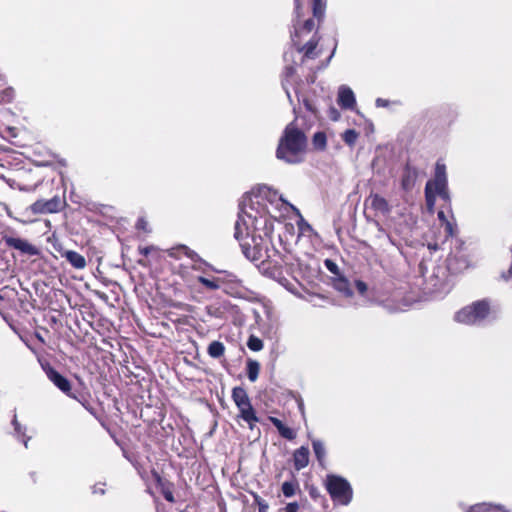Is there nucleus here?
<instances>
[{
    "mask_svg": "<svg viewBox=\"0 0 512 512\" xmlns=\"http://www.w3.org/2000/svg\"><path fill=\"white\" fill-rule=\"evenodd\" d=\"M287 204L277 191L266 185H259L246 193L240 202L238 220L235 223L234 237L242 241L244 236L262 234L268 238L274 230L276 216L271 208Z\"/></svg>",
    "mask_w": 512,
    "mask_h": 512,
    "instance_id": "nucleus-1",
    "label": "nucleus"
},
{
    "mask_svg": "<svg viewBox=\"0 0 512 512\" xmlns=\"http://www.w3.org/2000/svg\"><path fill=\"white\" fill-rule=\"evenodd\" d=\"M239 242L245 257L252 262H259L258 266L264 274L270 277L280 274L279 266L272 265L270 260L271 254L268 249L270 241L262 234H252L249 238L244 236V239Z\"/></svg>",
    "mask_w": 512,
    "mask_h": 512,
    "instance_id": "nucleus-2",
    "label": "nucleus"
},
{
    "mask_svg": "<svg viewBox=\"0 0 512 512\" xmlns=\"http://www.w3.org/2000/svg\"><path fill=\"white\" fill-rule=\"evenodd\" d=\"M436 197H439L448 205H450L451 198L448 190L446 166L444 164H440L439 162L435 167L433 178L427 181L425 186L426 206L430 213L434 212Z\"/></svg>",
    "mask_w": 512,
    "mask_h": 512,
    "instance_id": "nucleus-3",
    "label": "nucleus"
},
{
    "mask_svg": "<svg viewBox=\"0 0 512 512\" xmlns=\"http://www.w3.org/2000/svg\"><path fill=\"white\" fill-rule=\"evenodd\" d=\"M307 138L302 130L297 128L294 122L289 123L283 132L278 144L276 155L278 159H284L286 154L296 155L305 151Z\"/></svg>",
    "mask_w": 512,
    "mask_h": 512,
    "instance_id": "nucleus-4",
    "label": "nucleus"
},
{
    "mask_svg": "<svg viewBox=\"0 0 512 512\" xmlns=\"http://www.w3.org/2000/svg\"><path fill=\"white\" fill-rule=\"evenodd\" d=\"M325 486L332 500L340 505H348L353 496L350 483L343 477L337 475H327Z\"/></svg>",
    "mask_w": 512,
    "mask_h": 512,
    "instance_id": "nucleus-5",
    "label": "nucleus"
},
{
    "mask_svg": "<svg viewBox=\"0 0 512 512\" xmlns=\"http://www.w3.org/2000/svg\"><path fill=\"white\" fill-rule=\"evenodd\" d=\"M489 312L488 302L484 300L476 301L459 310L455 314L454 320L465 325H480L489 315Z\"/></svg>",
    "mask_w": 512,
    "mask_h": 512,
    "instance_id": "nucleus-6",
    "label": "nucleus"
},
{
    "mask_svg": "<svg viewBox=\"0 0 512 512\" xmlns=\"http://www.w3.org/2000/svg\"><path fill=\"white\" fill-rule=\"evenodd\" d=\"M61 200L59 197H53L49 200H38L29 206L25 211H30L33 214H47L56 213L61 208Z\"/></svg>",
    "mask_w": 512,
    "mask_h": 512,
    "instance_id": "nucleus-7",
    "label": "nucleus"
},
{
    "mask_svg": "<svg viewBox=\"0 0 512 512\" xmlns=\"http://www.w3.org/2000/svg\"><path fill=\"white\" fill-rule=\"evenodd\" d=\"M44 371L46 373L47 378L64 394L69 397L75 398L72 395V385L70 381L60 374L57 370H55L51 366L44 367Z\"/></svg>",
    "mask_w": 512,
    "mask_h": 512,
    "instance_id": "nucleus-8",
    "label": "nucleus"
},
{
    "mask_svg": "<svg viewBox=\"0 0 512 512\" xmlns=\"http://www.w3.org/2000/svg\"><path fill=\"white\" fill-rule=\"evenodd\" d=\"M365 204L377 214L388 215L391 212L388 201L376 193H371L367 197Z\"/></svg>",
    "mask_w": 512,
    "mask_h": 512,
    "instance_id": "nucleus-9",
    "label": "nucleus"
},
{
    "mask_svg": "<svg viewBox=\"0 0 512 512\" xmlns=\"http://www.w3.org/2000/svg\"><path fill=\"white\" fill-rule=\"evenodd\" d=\"M337 103L342 109L354 110L356 106V98L352 89L346 85L338 88Z\"/></svg>",
    "mask_w": 512,
    "mask_h": 512,
    "instance_id": "nucleus-10",
    "label": "nucleus"
},
{
    "mask_svg": "<svg viewBox=\"0 0 512 512\" xmlns=\"http://www.w3.org/2000/svg\"><path fill=\"white\" fill-rule=\"evenodd\" d=\"M4 241L8 247L19 250L24 254H28L30 256H35L38 254V249L24 239L5 236Z\"/></svg>",
    "mask_w": 512,
    "mask_h": 512,
    "instance_id": "nucleus-11",
    "label": "nucleus"
},
{
    "mask_svg": "<svg viewBox=\"0 0 512 512\" xmlns=\"http://www.w3.org/2000/svg\"><path fill=\"white\" fill-rule=\"evenodd\" d=\"M470 266L467 255L463 253L452 254L447 259V268L452 273H460Z\"/></svg>",
    "mask_w": 512,
    "mask_h": 512,
    "instance_id": "nucleus-12",
    "label": "nucleus"
},
{
    "mask_svg": "<svg viewBox=\"0 0 512 512\" xmlns=\"http://www.w3.org/2000/svg\"><path fill=\"white\" fill-rule=\"evenodd\" d=\"M236 406L240 411V417L248 423L250 429H253L254 424L258 422L259 419L256 416L253 406L251 405L250 399L238 403Z\"/></svg>",
    "mask_w": 512,
    "mask_h": 512,
    "instance_id": "nucleus-13",
    "label": "nucleus"
},
{
    "mask_svg": "<svg viewBox=\"0 0 512 512\" xmlns=\"http://www.w3.org/2000/svg\"><path fill=\"white\" fill-rule=\"evenodd\" d=\"M418 178V170L411 165L409 162L404 166V170L401 177V186L404 190H411Z\"/></svg>",
    "mask_w": 512,
    "mask_h": 512,
    "instance_id": "nucleus-14",
    "label": "nucleus"
},
{
    "mask_svg": "<svg viewBox=\"0 0 512 512\" xmlns=\"http://www.w3.org/2000/svg\"><path fill=\"white\" fill-rule=\"evenodd\" d=\"M14 113L10 109H0V130L5 129L9 137H17V129L8 125Z\"/></svg>",
    "mask_w": 512,
    "mask_h": 512,
    "instance_id": "nucleus-15",
    "label": "nucleus"
},
{
    "mask_svg": "<svg viewBox=\"0 0 512 512\" xmlns=\"http://www.w3.org/2000/svg\"><path fill=\"white\" fill-rule=\"evenodd\" d=\"M293 462L296 470H301L309 464V449L301 446L293 453Z\"/></svg>",
    "mask_w": 512,
    "mask_h": 512,
    "instance_id": "nucleus-16",
    "label": "nucleus"
},
{
    "mask_svg": "<svg viewBox=\"0 0 512 512\" xmlns=\"http://www.w3.org/2000/svg\"><path fill=\"white\" fill-rule=\"evenodd\" d=\"M62 256L76 269H84L86 267V259L76 251L67 250Z\"/></svg>",
    "mask_w": 512,
    "mask_h": 512,
    "instance_id": "nucleus-17",
    "label": "nucleus"
},
{
    "mask_svg": "<svg viewBox=\"0 0 512 512\" xmlns=\"http://www.w3.org/2000/svg\"><path fill=\"white\" fill-rule=\"evenodd\" d=\"M270 421L277 428L279 434L283 438L287 440H293L296 437V432L293 429L285 426L280 419L276 417H270Z\"/></svg>",
    "mask_w": 512,
    "mask_h": 512,
    "instance_id": "nucleus-18",
    "label": "nucleus"
},
{
    "mask_svg": "<svg viewBox=\"0 0 512 512\" xmlns=\"http://www.w3.org/2000/svg\"><path fill=\"white\" fill-rule=\"evenodd\" d=\"M466 512H508L502 506L490 503H479L471 506Z\"/></svg>",
    "mask_w": 512,
    "mask_h": 512,
    "instance_id": "nucleus-19",
    "label": "nucleus"
},
{
    "mask_svg": "<svg viewBox=\"0 0 512 512\" xmlns=\"http://www.w3.org/2000/svg\"><path fill=\"white\" fill-rule=\"evenodd\" d=\"M218 273H223V276L219 277L221 280V287L224 285H231L233 288H237L241 286L242 281L233 273L229 272H221L216 269H213Z\"/></svg>",
    "mask_w": 512,
    "mask_h": 512,
    "instance_id": "nucleus-20",
    "label": "nucleus"
},
{
    "mask_svg": "<svg viewBox=\"0 0 512 512\" xmlns=\"http://www.w3.org/2000/svg\"><path fill=\"white\" fill-rule=\"evenodd\" d=\"M327 136L323 131L314 133L312 137V148L316 151H323L326 148Z\"/></svg>",
    "mask_w": 512,
    "mask_h": 512,
    "instance_id": "nucleus-21",
    "label": "nucleus"
},
{
    "mask_svg": "<svg viewBox=\"0 0 512 512\" xmlns=\"http://www.w3.org/2000/svg\"><path fill=\"white\" fill-rule=\"evenodd\" d=\"M207 353L211 358H220L225 353V346L220 341H212L207 348Z\"/></svg>",
    "mask_w": 512,
    "mask_h": 512,
    "instance_id": "nucleus-22",
    "label": "nucleus"
},
{
    "mask_svg": "<svg viewBox=\"0 0 512 512\" xmlns=\"http://www.w3.org/2000/svg\"><path fill=\"white\" fill-rule=\"evenodd\" d=\"M334 288L337 291L343 293L345 296H351L352 295V290L350 288L349 282L345 278H343L341 276L336 277L334 279Z\"/></svg>",
    "mask_w": 512,
    "mask_h": 512,
    "instance_id": "nucleus-23",
    "label": "nucleus"
},
{
    "mask_svg": "<svg viewBox=\"0 0 512 512\" xmlns=\"http://www.w3.org/2000/svg\"><path fill=\"white\" fill-rule=\"evenodd\" d=\"M291 207L292 210H294L300 217L299 221L297 222V227H298V230H299V233L301 235H309L310 233L313 232V228L312 226L303 219V217L300 215V212L299 210L294 207L293 205H289Z\"/></svg>",
    "mask_w": 512,
    "mask_h": 512,
    "instance_id": "nucleus-24",
    "label": "nucleus"
},
{
    "mask_svg": "<svg viewBox=\"0 0 512 512\" xmlns=\"http://www.w3.org/2000/svg\"><path fill=\"white\" fill-rule=\"evenodd\" d=\"M312 447L317 460L322 465L326 456V449L324 443L320 440L315 439L312 441Z\"/></svg>",
    "mask_w": 512,
    "mask_h": 512,
    "instance_id": "nucleus-25",
    "label": "nucleus"
},
{
    "mask_svg": "<svg viewBox=\"0 0 512 512\" xmlns=\"http://www.w3.org/2000/svg\"><path fill=\"white\" fill-rule=\"evenodd\" d=\"M197 280L199 283L204 285L209 290L214 291V290H218L221 288V280L219 277L213 278V279H208L206 277L199 276L197 278Z\"/></svg>",
    "mask_w": 512,
    "mask_h": 512,
    "instance_id": "nucleus-26",
    "label": "nucleus"
},
{
    "mask_svg": "<svg viewBox=\"0 0 512 512\" xmlns=\"http://www.w3.org/2000/svg\"><path fill=\"white\" fill-rule=\"evenodd\" d=\"M260 365L257 361L249 360L247 362V376L251 382H255L258 378Z\"/></svg>",
    "mask_w": 512,
    "mask_h": 512,
    "instance_id": "nucleus-27",
    "label": "nucleus"
},
{
    "mask_svg": "<svg viewBox=\"0 0 512 512\" xmlns=\"http://www.w3.org/2000/svg\"><path fill=\"white\" fill-rule=\"evenodd\" d=\"M232 399L237 405L238 403L244 402L247 399H249V396L243 387H235L232 390Z\"/></svg>",
    "mask_w": 512,
    "mask_h": 512,
    "instance_id": "nucleus-28",
    "label": "nucleus"
},
{
    "mask_svg": "<svg viewBox=\"0 0 512 512\" xmlns=\"http://www.w3.org/2000/svg\"><path fill=\"white\" fill-rule=\"evenodd\" d=\"M314 26L315 22L313 19H307L302 28H298L297 24H294V36L299 37L302 32L310 33L314 29Z\"/></svg>",
    "mask_w": 512,
    "mask_h": 512,
    "instance_id": "nucleus-29",
    "label": "nucleus"
},
{
    "mask_svg": "<svg viewBox=\"0 0 512 512\" xmlns=\"http://www.w3.org/2000/svg\"><path fill=\"white\" fill-rule=\"evenodd\" d=\"M12 424L14 426V430H15V433L18 437H23V443H24V446L27 448L28 447V441H29V437H26L25 436V428H23L19 422L17 421V417L16 415H14V418H13V421H12Z\"/></svg>",
    "mask_w": 512,
    "mask_h": 512,
    "instance_id": "nucleus-30",
    "label": "nucleus"
},
{
    "mask_svg": "<svg viewBox=\"0 0 512 512\" xmlns=\"http://www.w3.org/2000/svg\"><path fill=\"white\" fill-rule=\"evenodd\" d=\"M317 44H318V40L311 39L302 48H300V51H304L305 57L312 58L313 52L316 49Z\"/></svg>",
    "mask_w": 512,
    "mask_h": 512,
    "instance_id": "nucleus-31",
    "label": "nucleus"
},
{
    "mask_svg": "<svg viewBox=\"0 0 512 512\" xmlns=\"http://www.w3.org/2000/svg\"><path fill=\"white\" fill-rule=\"evenodd\" d=\"M297 483L286 481L282 484V492L285 497H292L295 494Z\"/></svg>",
    "mask_w": 512,
    "mask_h": 512,
    "instance_id": "nucleus-32",
    "label": "nucleus"
},
{
    "mask_svg": "<svg viewBox=\"0 0 512 512\" xmlns=\"http://www.w3.org/2000/svg\"><path fill=\"white\" fill-rule=\"evenodd\" d=\"M247 346L252 351H260L263 348V342L258 337L250 336L247 341Z\"/></svg>",
    "mask_w": 512,
    "mask_h": 512,
    "instance_id": "nucleus-33",
    "label": "nucleus"
},
{
    "mask_svg": "<svg viewBox=\"0 0 512 512\" xmlns=\"http://www.w3.org/2000/svg\"><path fill=\"white\" fill-rule=\"evenodd\" d=\"M357 138H358V133L353 129L346 130L343 134V140L348 145H353L356 142Z\"/></svg>",
    "mask_w": 512,
    "mask_h": 512,
    "instance_id": "nucleus-34",
    "label": "nucleus"
},
{
    "mask_svg": "<svg viewBox=\"0 0 512 512\" xmlns=\"http://www.w3.org/2000/svg\"><path fill=\"white\" fill-rule=\"evenodd\" d=\"M313 15L318 19L324 15V5L321 0H313Z\"/></svg>",
    "mask_w": 512,
    "mask_h": 512,
    "instance_id": "nucleus-35",
    "label": "nucleus"
},
{
    "mask_svg": "<svg viewBox=\"0 0 512 512\" xmlns=\"http://www.w3.org/2000/svg\"><path fill=\"white\" fill-rule=\"evenodd\" d=\"M444 227V231L446 233L447 236H454L456 234V231H457V227L454 223H452L451 221H446L443 225Z\"/></svg>",
    "mask_w": 512,
    "mask_h": 512,
    "instance_id": "nucleus-36",
    "label": "nucleus"
},
{
    "mask_svg": "<svg viewBox=\"0 0 512 512\" xmlns=\"http://www.w3.org/2000/svg\"><path fill=\"white\" fill-rule=\"evenodd\" d=\"M325 266L326 268L333 274H335L337 277L340 276L339 274V268L335 262H333L330 259L325 260Z\"/></svg>",
    "mask_w": 512,
    "mask_h": 512,
    "instance_id": "nucleus-37",
    "label": "nucleus"
},
{
    "mask_svg": "<svg viewBox=\"0 0 512 512\" xmlns=\"http://www.w3.org/2000/svg\"><path fill=\"white\" fill-rule=\"evenodd\" d=\"M182 250L184 251L185 255L191 258L192 260H200V257L198 254L192 250H190L188 247L183 246Z\"/></svg>",
    "mask_w": 512,
    "mask_h": 512,
    "instance_id": "nucleus-38",
    "label": "nucleus"
},
{
    "mask_svg": "<svg viewBox=\"0 0 512 512\" xmlns=\"http://www.w3.org/2000/svg\"><path fill=\"white\" fill-rule=\"evenodd\" d=\"M355 286H356L357 290L359 291V293L362 295L367 291L366 283L361 280H357L355 282Z\"/></svg>",
    "mask_w": 512,
    "mask_h": 512,
    "instance_id": "nucleus-39",
    "label": "nucleus"
},
{
    "mask_svg": "<svg viewBox=\"0 0 512 512\" xmlns=\"http://www.w3.org/2000/svg\"><path fill=\"white\" fill-rule=\"evenodd\" d=\"M329 117L331 120L337 121L340 118V113L336 108L331 107L329 109Z\"/></svg>",
    "mask_w": 512,
    "mask_h": 512,
    "instance_id": "nucleus-40",
    "label": "nucleus"
},
{
    "mask_svg": "<svg viewBox=\"0 0 512 512\" xmlns=\"http://www.w3.org/2000/svg\"><path fill=\"white\" fill-rule=\"evenodd\" d=\"M298 504L296 502H292V503H289L286 505V507L284 508V511L285 512H297L298 511Z\"/></svg>",
    "mask_w": 512,
    "mask_h": 512,
    "instance_id": "nucleus-41",
    "label": "nucleus"
},
{
    "mask_svg": "<svg viewBox=\"0 0 512 512\" xmlns=\"http://www.w3.org/2000/svg\"><path fill=\"white\" fill-rule=\"evenodd\" d=\"M377 107H387L389 105V101L382 98H377L375 101Z\"/></svg>",
    "mask_w": 512,
    "mask_h": 512,
    "instance_id": "nucleus-42",
    "label": "nucleus"
},
{
    "mask_svg": "<svg viewBox=\"0 0 512 512\" xmlns=\"http://www.w3.org/2000/svg\"><path fill=\"white\" fill-rule=\"evenodd\" d=\"M294 73H295V69H294V67H293V66H287V67L285 68V71H284V74H285V80H286L288 77L292 76Z\"/></svg>",
    "mask_w": 512,
    "mask_h": 512,
    "instance_id": "nucleus-43",
    "label": "nucleus"
},
{
    "mask_svg": "<svg viewBox=\"0 0 512 512\" xmlns=\"http://www.w3.org/2000/svg\"><path fill=\"white\" fill-rule=\"evenodd\" d=\"M146 226H147V222L144 219L141 218L137 221V224H136L137 229L146 231Z\"/></svg>",
    "mask_w": 512,
    "mask_h": 512,
    "instance_id": "nucleus-44",
    "label": "nucleus"
},
{
    "mask_svg": "<svg viewBox=\"0 0 512 512\" xmlns=\"http://www.w3.org/2000/svg\"><path fill=\"white\" fill-rule=\"evenodd\" d=\"M438 219L440 220L441 225H443L446 221H448V219H447V217H446V215H445V212H444V211H442V210H440V211L438 212Z\"/></svg>",
    "mask_w": 512,
    "mask_h": 512,
    "instance_id": "nucleus-45",
    "label": "nucleus"
},
{
    "mask_svg": "<svg viewBox=\"0 0 512 512\" xmlns=\"http://www.w3.org/2000/svg\"><path fill=\"white\" fill-rule=\"evenodd\" d=\"M295 13L297 18L300 17V0H295Z\"/></svg>",
    "mask_w": 512,
    "mask_h": 512,
    "instance_id": "nucleus-46",
    "label": "nucleus"
},
{
    "mask_svg": "<svg viewBox=\"0 0 512 512\" xmlns=\"http://www.w3.org/2000/svg\"><path fill=\"white\" fill-rule=\"evenodd\" d=\"M376 226L378 228L379 236L380 235H385V236H387L390 239V237L386 234V232L383 229V227L378 222L376 223Z\"/></svg>",
    "mask_w": 512,
    "mask_h": 512,
    "instance_id": "nucleus-47",
    "label": "nucleus"
},
{
    "mask_svg": "<svg viewBox=\"0 0 512 512\" xmlns=\"http://www.w3.org/2000/svg\"><path fill=\"white\" fill-rule=\"evenodd\" d=\"M164 497L167 501L169 502H174V497H173V494L171 492H166L164 494Z\"/></svg>",
    "mask_w": 512,
    "mask_h": 512,
    "instance_id": "nucleus-48",
    "label": "nucleus"
},
{
    "mask_svg": "<svg viewBox=\"0 0 512 512\" xmlns=\"http://www.w3.org/2000/svg\"><path fill=\"white\" fill-rule=\"evenodd\" d=\"M258 504H259V512H264L268 508V505L266 503L258 502Z\"/></svg>",
    "mask_w": 512,
    "mask_h": 512,
    "instance_id": "nucleus-49",
    "label": "nucleus"
},
{
    "mask_svg": "<svg viewBox=\"0 0 512 512\" xmlns=\"http://www.w3.org/2000/svg\"><path fill=\"white\" fill-rule=\"evenodd\" d=\"M282 85H283V88L285 89V92L287 94L289 101H291V95H290L288 88L286 87L285 81H283Z\"/></svg>",
    "mask_w": 512,
    "mask_h": 512,
    "instance_id": "nucleus-50",
    "label": "nucleus"
},
{
    "mask_svg": "<svg viewBox=\"0 0 512 512\" xmlns=\"http://www.w3.org/2000/svg\"><path fill=\"white\" fill-rule=\"evenodd\" d=\"M140 252L143 254V255H148L150 253V248L149 247H145L143 249L140 250Z\"/></svg>",
    "mask_w": 512,
    "mask_h": 512,
    "instance_id": "nucleus-51",
    "label": "nucleus"
},
{
    "mask_svg": "<svg viewBox=\"0 0 512 512\" xmlns=\"http://www.w3.org/2000/svg\"><path fill=\"white\" fill-rule=\"evenodd\" d=\"M97 295L99 296V298L103 299V300H107L108 297L105 293L103 292H97Z\"/></svg>",
    "mask_w": 512,
    "mask_h": 512,
    "instance_id": "nucleus-52",
    "label": "nucleus"
},
{
    "mask_svg": "<svg viewBox=\"0 0 512 512\" xmlns=\"http://www.w3.org/2000/svg\"><path fill=\"white\" fill-rule=\"evenodd\" d=\"M94 493H100V494H104V490L102 488H97L96 486L94 487Z\"/></svg>",
    "mask_w": 512,
    "mask_h": 512,
    "instance_id": "nucleus-53",
    "label": "nucleus"
},
{
    "mask_svg": "<svg viewBox=\"0 0 512 512\" xmlns=\"http://www.w3.org/2000/svg\"><path fill=\"white\" fill-rule=\"evenodd\" d=\"M334 52H335V49L333 50V52H331V55L329 57V60L331 59V57L334 55Z\"/></svg>",
    "mask_w": 512,
    "mask_h": 512,
    "instance_id": "nucleus-54",
    "label": "nucleus"
},
{
    "mask_svg": "<svg viewBox=\"0 0 512 512\" xmlns=\"http://www.w3.org/2000/svg\"><path fill=\"white\" fill-rule=\"evenodd\" d=\"M44 165V162H38V166Z\"/></svg>",
    "mask_w": 512,
    "mask_h": 512,
    "instance_id": "nucleus-55",
    "label": "nucleus"
}]
</instances>
